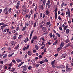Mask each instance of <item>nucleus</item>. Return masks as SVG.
Masks as SVG:
<instances>
[{
	"instance_id": "nucleus-1",
	"label": "nucleus",
	"mask_w": 73,
	"mask_h": 73,
	"mask_svg": "<svg viewBox=\"0 0 73 73\" xmlns=\"http://www.w3.org/2000/svg\"><path fill=\"white\" fill-rule=\"evenodd\" d=\"M23 68V70L24 72H25L28 69V68L27 67V66L25 65L23 66L21 68Z\"/></svg>"
},
{
	"instance_id": "nucleus-2",
	"label": "nucleus",
	"mask_w": 73,
	"mask_h": 73,
	"mask_svg": "<svg viewBox=\"0 0 73 73\" xmlns=\"http://www.w3.org/2000/svg\"><path fill=\"white\" fill-rule=\"evenodd\" d=\"M31 14H29L27 15L25 17V18H27L28 17V19H30L31 18Z\"/></svg>"
},
{
	"instance_id": "nucleus-3",
	"label": "nucleus",
	"mask_w": 73,
	"mask_h": 73,
	"mask_svg": "<svg viewBox=\"0 0 73 73\" xmlns=\"http://www.w3.org/2000/svg\"><path fill=\"white\" fill-rule=\"evenodd\" d=\"M42 31L43 32H45L46 31V28L45 27H43L42 29Z\"/></svg>"
},
{
	"instance_id": "nucleus-4",
	"label": "nucleus",
	"mask_w": 73,
	"mask_h": 73,
	"mask_svg": "<svg viewBox=\"0 0 73 73\" xmlns=\"http://www.w3.org/2000/svg\"><path fill=\"white\" fill-rule=\"evenodd\" d=\"M8 7H6L5 8H4V10L3 11V12L4 13H5L6 12L8 11Z\"/></svg>"
},
{
	"instance_id": "nucleus-5",
	"label": "nucleus",
	"mask_w": 73,
	"mask_h": 73,
	"mask_svg": "<svg viewBox=\"0 0 73 73\" xmlns=\"http://www.w3.org/2000/svg\"><path fill=\"white\" fill-rule=\"evenodd\" d=\"M34 32V30H32L30 36V39H31L32 38V34Z\"/></svg>"
},
{
	"instance_id": "nucleus-6",
	"label": "nucleus",
	"mask_w": 73,
	"mask_h": 73,
	"mask_svg": "<svg viewBox=\"0 0 73 73\" xmlns=\"http://www.w3.org/2000/svg\"><path fill=\"white\" fill-rule=\"evenodd\" d=\"M72 69V68H71L66 69V72H70V71H71Z\"/></svg>"
},
{
	"instance_id": "nucleus-7",
	"label": "nucleus",
	"mask_w": 73,
	"mask_h": 73,
	"mask_svg": "<svg viewBox=\"0 0 73 73\" xmlns=\"http://www.w3.org/2000/svg\"><path fill=\"white\" fill-rule=\"evenodd\" d=\"M71 44V43H68L67 44H66V46H65L64 48H67L68 47H69V46H70V44Z\"/></svg>"
},
{
	"instance_id": "nucleus-8",
	"label": "nucleus",
	"mask_w": 73,
	"mask_h": 73,
	"mask_svg": "<svg viewBox=\"0 0 73 73\" xmlns=\"http://www.w3.org/2000/svg\"><path fill=\"white\" fill-rule=\"evenodd\" d=\"M67 56V54H64L62 55L61 56L62 57V58H65Z\"/></svg>"
},
{
	"instance_id": "nucleus-9",
	"label": "nucleus",
	"mask_w": 73,
	"mask_h": 73,
	"mask_svg": "<svg viewBox=\"0 0 73 73\" xmlns=\"http://www.w3.org/2000/svg\"><path fill=\"white\" fill-rule=\"evenodd\" d=\"M9 31V29H7V32L8 33V34H9V35H11V33L10 31Z\"/></svg>"
},
{
	"instance_id": "nucleus-10",
	"label": "nucleus",
	"mask_w": 73,
	"mask_h": 73,
	"mask_svg": "<svg viewBox=\"0 0 73 73\" xmlns=\"http://www.w3.org/2000/svg\"><path fill=\"white\" fill-rule=\"evenodd\" d=\"M67 10L68 12V17H70V10L68 9H67Z\"/></svg>"
},
{
	"instance_id": "nucleus-11",
	"label": "nucleus",
	"mask_w": 73,
	"mask_h": 73,
	"mask_svg": "<svg viewBox=\"0 0 73 73\" xmlns=\"http://www.w3.org/2000/svg\"><path fill=\"white\" fill-rule=\"evenodd\" d=\"M46 0H43L42 1V3L43 4V5L45 6V4H46Z\"/></svg>"
},
{
	"instance_id": "nucleus-12",
	"label": "nucleus",
	"mask_w": 73,
	"mask_h": 73,
	"mask_svg": "<svg viewBox=\"0 0 73 73\" xmlns=\"http://www.w3.org/2000/svg\"><path fill=\"white\" fill-rule=\"evenodd\" d=\"M70 31V30H69V29H67L66 31V32L67 34H68Z\"/></svg>"
},
{
	"instance_id": "nucleus-13",
	"label": "nucleus",
	"mask_w": 73,
	"mask_h": 73,
	"mask_svg": "<svg viewBox=\"0 0 73 73\" xmlns=\"http://www.w3.org/2000/svg\"><path fill=\"white\" fill-rule=\"evenodd\" d=\"M62 49V47H59L57 49V52H59V51H60V50H61Z\"/></svg>"
},
{
	"instance_id": "nucleus-14",
	"label": "nucleus",
	"mask_w": 73,
	"mask_h": 73,
	"mask_svg": "<svg viewBox=\"0 0 73 73\" xmlns=\"http://www.w3.org/2000/svg\"><path fill=\"white\" fill-rule=\"evenodd\" d=\"M47 3H46V5H48L50 3V0H48V1H47Z\"/></svg>"
},
{
	"instance_id": "nucleus-15",
	"label": "nucleus",
	"mask_w": 73,
	"mask_h": 73,
	"mask_svg": "<svg viewBox=\"0 0 73 73\" xmlns=\"http://www.w3.org/2000/svg\"><path fill=\"white\" fill-rule=\"evenodd\" d=\"M28 54L29 56H31L32 55V53L31 52V51H29L28 52Z\"/></svg>"
},
{
	"instance_id": "nucleus-16",
	"label": "nucleus",
	"mask_w": 73,
	"mask_h": 73,
	"mask_svg": "<svg viewBox=\"0 0 73 73\" xmlns=\"http://www.w3.org/2000/svg\"><path fill=\"white\" fill-rule=\"evenodd\" d=\"M35 48L36 49V50H38L39 49V47L37 45H35Z\"/></svg>"
},
{
	"instance_id": "nucleus-17",
	"label": "nucleus",
	"mask_w": 73,
	"mask_h": 73,
	"mask_svg": "<svg viewBox=\"0 0 73 73\" xmlns=\"http://www.w3.org/2000/svg\"><path fill=\"white\" fill-rule=\"evenodd\" d=\"M22 61V60L21 59H17L16 60V61L18 62H21Z\"/></svg>"
},
{
	"instance_id": "nucleus-18",
	"label": "nucleus",
	"mask_w": 73,
	"mask_h": 73,
	"mask_svg": "<svg viewBox=\"0 0 73 73\" xmlns=\"http://www.w3.org/2000/svg\"><path fill=\"white\" fill-rule=\"evenodd\" d=\"M55 19H57V13H55Z\"/></svg>"
},
{
	"instance_id": "nucleus-19",
	"label": "nucleus",
	"mask_w": 73,
	"mask_h": 73,
	"mask_svg": "<svg viewBox=\"0 0 73 73\" xmlns=\"http://www.w3.org/2000/svg\"><path fill=\"white\" fill-rule=\"evenodd\" d=\"M57 42H58V41L57 40H56L55 42H54V43L53 44L54 45H57Z\"/></svg>"
},
{
	"instance_id": "nucleus-20",
	"label": "nucleus",
	"mask_w": 73,
	"mask_h": 73,
	"mask_svg": "<svg viewBox=\"0 0 73 73\" xmlns=\"http://www.w3.org/2000/svg\"><path fill=\"white\" fill-rule=\"evenodd\" d=\"M39 65H40L39 64H36L35 66V68H38L39 66Z\"/></svg>"
},
{
	"instance_id": "nucleus-21",
	"label": "nucleus",
	"mask_w": 73,
	"mask_h": 73,
	"mask_svg": "<svg viewBox=\"0 0 73 73\" xmlns=\"http://www.w3.org/2000/svg\"><path fill=\"white\" fill-rule=\"evenodd\" d=\"M36 24H37V23H36V22L34 23H33V27H36Z\"/></svg>"
},
{
	"instance_id": "nucleus-22",
	"label": "nucleus",
	"mask_w": 73,
	"mask_h": 73,
	"mask_svg": "<svg viewBox=\"0 0 73 73\" xmlns=\"http://www.w3.org/2000/svg\"><path fill=\"white\" fill-rule=\"evenodd\" d=\"M13 65V64H12V63L11 62L10 64H8L9 66L11 67V66H12V65Z\"/></svg>"
},
{
	"instance_id": "nucleus-23",
	"label": "nucleus",
	"mask_w": 73,
	"mask_h": 73,
	"mask_svg": "<svg viewBox=\"0 0 73 73\" xmlns=\"http://www.w3.org/2000/svg\"><path fill=\"white\" fill-rule=\"evenodd\" d=\"M26 28H27V26H25V27H23V28L22 29V31H25V30L26 29Z\"/></svg>"
},
{
	"instance_id": "nucleus-24",
	"label": "nucleus",
	"mask_w": 73,
	"mask_h": 73,
	"mask_svg": "<svg viewBox=\"0 0 73 73\" xmlns=\"http://www.w3.org/2000/svg\"><path fill=\"white\" fill-rule=\"evenodd\" d=\"M37 38L36 36H34L33 38V40H36Z\"/></svg>"
},
{
	"instance_id": "nucleus-25",
	"label": "nucleus",
	"mask_w": 73,
	"mask_h": 73,
	"mask_svg": "<svg viewBox=\"0 0 73 73\" xmlns=\"http://www.w3.org/2000/svg\"><path fill=\"white\" fill-rule=\"evenodd\" d=\"M46 15H49V14L50 12H49V11H48V10H46Z\"/></svg>"
},
{
	"instance_id": "nucleus-26",
	"label": "nucleus",
	"mask_w": 73,
	"mask_h": 73,
	"mask_svg": "<svg viewBox=\"0 0 73 73\" xmlns=\"http://www.w3.org/2000/svg\"><path fill=\"white\" fill-rule=\"evenodd\" d=\"M54 63H55V60H54L51 63V64L52 65H54Z\"/></svg>"
},
{
	"instance_id": "nucleus-27",
	"label": "nucleus",
	"mask_w": 73,
	"mask_h": 73,
	"mask_svg": "<svg viewBox=\"0 0 73 73\" xmlns=\"http://www.w3.org/2000/svg\"><path fill=\"white\" fill-rule=\"evenodd\" d=\"M19 46H20V45L19 44H18L17 46L16 47L15 49H17L18 48H19Z\"/></svg>"
},
{
	"instance_id": "nucleus-28",
	"label": "nucleus",
	"mask_w": 73,
	"mask_h": 73,
	"mask_svg": "<svg viewBox=\"0 0 73 73\" xmlns=\"http://www.w3.org/2000/svg\"><path fill=\"white\" fill-rule=\"evenodd\" d=\"M35 17H37V14L36 13H35L34 15V18L35 19Z\"/></svg>"
},
{
	"instance_id": "nucleus-29",
	"label": "nucleus",
	"mask_w": 73,
	"mask_h": 73,
	"mask_svg": "<svg viewBox=\"0 0 73 73\" xmlns=\"http://www.w3.org/2000/svg\"><path fill=\"white\" fill-rule=\"evenodd\" d=\"M50 21L49 22H47L46 23V25H50Z\"/></svg>"
},
{
	"instance_id": "nucleus-30",
	"label": "nucleus",
	"mask_w": 73,
	"mask_h": 73,
	"mask_svg": "<svg viewBox=\"0 0 73 73\" xmlns=\"http://www.w3.org/2000/svg\"><path fill=\"white\" fill-rule=\"evenodd\" d=\"M12 62H13L14 64H16V61L15 60H12Z\"/></svg>"
},
{
	"instance_id": "nucleus-31",
	"label": "nucleus",
	"mask_w": 73,
	"mask_h": 73,
	"mask_svg": "<svg viewBox=\"0 0 73 73\" xmlns=\"http://www.w3.org/2000/svg\"><path fill=\"white\" fill-rule=\"evenodd\" d=\"M56 34L57 36H58V37H60V36H61V35H60V34H59L58 33H56Z\"/></svg>"
},
{
	"instance_id": "nucleus-32",
	"label": "nucleus",
	"mask_w": 73,
	"mask_h": 73,
	"mask_svg": "<svg viewBox=\"0 0 73 73\" xmlns=\"http://www.w3.org/2000/svg\"><path fill=\"white\" fill-rule=\"evenodd\" d=\"M55 14L57 12V7H56L54 10Z\"/></svg>"
},
{
	"instance_id": "nucleus-33",
	"label": "nucleus",
	"mask_w": 73,
	"mask_h": 73,
	"mask_svg": "<svg viewBox=\"0 0 73 73\" xmlns=\"http://www.w3.org/2000/svg\"><path fill=\"white\" fill-rule=\"evenodd\" d=\"M17 6H19V5H20V1H18V2H17Z\"/></svg>"
},
{
	"instance_id": "nucleus-34",
	"label": "nucleus",
	"mask_w": 73,
	"mask_h": 73,
	"mask_svg": "<svg viewBox=\"0 0 73 73\" xmlns=\"http://www.w3.org/2000/svg\"><path fill=\"white\" fill-rule=\"evenodd\" d=\"M22 36L23 35H19V37L18 38V39H19V40H20V38H21V37H22Z\"/></svg>"
},
{
	"instance_id": "nucleus-35",
	"label": "nucleus",
	"mask_w": 73,
	"mask_h": 73,
	"mask_svg": "<svg viewBox=\"0 0 73 73\" xmlns=\"http://www.w3.org/2000/svg\"><path fill=\"white\" fill-rule=\"evenodd\" d=\"M69 40L68 39H67V40H66L65 41V42L66 43H68V42H69Z\"/></svg>"
},
{
	"instance_id": "nucleus-36",
	"label": "nucleus",
	"mask_w": 73,
	"mask_h": 73,
	"mask_svg": "<svg viewBox=\"0 0 73 73\" xmlns=\"http://www.w3.org/2000/svg\"><path fill=\"white\" fill-rule=\"evenodd\" d=\"M7 57V54H5L3 56V58H5V57Z\"/></svg>"
},
{
	"instance_id": "nucleus-37",
	"label": "nucleus",
	"mask_w": 73,
	"mask_h": 73,
	"mask_svg": "<svg viewBox=\"0 0 73 73\" xmlns=\"http://www.w3.org/2000/svg\"><path fill=\"white\" fill-rule=\"evenodd\" d=\"M22 13L23 15H25L26 14V11H23Z\"/></svg>"
},
{
	"instance_id": "nucleus-38",
	"label": "nucleus",
	"mask_w": 73,
	"mask_h": 73,
	"mask_svg": "<svg viewBox=\"0 0 73 73\" xmlns=\"http://www.w3.org/2000/svg\"><path fill=\"white\" fill-rule=\"evenodd\" d=\"M28 68L29 70H31L32 69V66H29L28 67Z\"/></svg>"
},
{
	"instance_id": "nucleus-39",
	"label": "nucleus",
	"mask_w": 73,
	"mask_h": 73,
	"mask_svg": "<svg viewBox=\"0 0 73 73\" xmlns=\"http://www.w3.org/2000/svg\"><path fill=\"white\" fill-rule=\"evenodd\" d=\"M33 23H34V21H32L31 22L30 24H31V25H32H32H33Z\"/></svg>"
},
{
	"instance_id": "nucleus-40",
	"label": "nucleus",
	"mask_w": 73,
	"mask_h": 73,
	"mask_svg": "<svg viewBox=\"0 0 73 73\" xmlns=\"http://www.w3.org/2000/svg\"><path fill=\"white\" fill-rule=\"evenodd\" d=\"M52 33H51L49 34V36L50 38H52Z\"/></svg>"
},
{
	"instance_id": "nucleus-41",
	"label": "nucleus",
	"mask_w": 73,
	"mask_h": 73,
	"mask_svg": "<svg viewBox=\"0 0 73 73\" xmlns=\"http://www.w3.org/2000/svg\"><path fill=\"white\" fill-rule=\"evenodd\" d=\"M60 47L62 48L63 46H64V44L63 43H61L60 45Z\"/></svg>"
},
{
	"instance_id": "nucleus-42",
	"label": "nucleus",
	"mask_w": 73,
	"mask_h": 73,
	"mask_svg": "<svg viewBox=\"0 0 73 73\" xmlns=\"http://www.w3.org/2000/svg\"><path fill=\"white\" fill-rule=\"evenodd\" d=\"M42 13H41L40 14V18H41V17H42Z\"/></svg>"
},
{
	"instance_id": "nucleus-43",
	"label": "nucleus",
	"mask_w": 73,
	"mask_h": 73,
	"mask_svg": "<svg viewBox=\"0 0 73 73\" xmlns=\"http://www.w3.org/2000/svg\"><path fill=\"white\" fill-rule=\"evenodd\" d=\"M64 27V30H66V29L67 28H68V26H65Z\"/></svg>"
},
{
	"instance_id": "nucleus-44",
	"label": "nucleus",
	"mask_w": 73,
	"mask_h": 73,
	"mask_svg": "<svg viewBox=\"0 0 73 73\" xmlns=\"http://www.w3.org/2000/svg\"><path fill=\"white\" fill-rule=\"evenodd\" d=\"M64 2H62V4L61 5V7H63V6H64Z\"/></svg>"
},
{
	"instance_id": "nucleus-45",
	"label": "nucleus",
	"mask_w": 73,
	"mask_h": 73,
	"mask_svg": "<svg viewBox=\"0 0 73 73\" xmlns=\"http://www.w3.org/2000/svg\"><path fill=\"white\" fill-rule=\"evenodd\" d=\"M45 47V45H44L41 48V49H44V48Z\"/></svg>"
},
{
	"instance_id": "nucleus-46",
	"label": "nucleus",
	"mask_w": 73,
	"mask_h": 73,
	"mask_svg": "<svg viewBox=\"0 0 73 73\" xmlns=\"http://www.w3.org/2000/svg\"><path fill=\"white\" fill-rule=\"evenodd\" d=\"M44 62H45V61H44L43 60H42L40 61V64H43V63H44Z\"/></svg>"
},
{
	"instance_id": "nucleus-47",
	"label": "nucleus",
	"mask_w": 73,
	"mask_h": 73,
	"mask_svg": "<svg viewBox=\"0 0 73 73\" xmlns=\"http://www.w3.org/2000/svg\"><path fill=\"white\" fill-rule=\"evenodd\" d=\"M19 27H17L16 29V31H19Z\"/></svg>"
},
{
	"instance_id": "nucleus-48",
	"label": "nucleus",
	"mask_w": 73,
	"mask_h": 73,
	"mask_svg": "<svg viewBox=\"0 0 73 73\" xmlns=\"http://www.w3.org/2000/svg\"><path fill=\"white\" fill-rule=\"evenodd\" d=\"M64 68H65V66H64L63 65H61V68H62V69H64Z\"/></svg>"
},
{
	"instance_id": "nucleus-49",
	"label": "nucleus",
	"mask_w": 73,
	"mask_h": 73,
	"mask_svg": "<svg viewBox=\"0 0 73 73\" xmlns=\"http://www.w3.org/2000/svg\"><path fill=\"white\" fill-rule=\"evenodd\" d=\"M40 8H41L42 10H43V4H42V5L40 6Z\"/></svg>"
},
{
	"instance_id": "nucleus-50",
	"label": "nucleus",
	"mask_w": 73,
	"mask_h": 73,
	"mask_svg": "<svg viewBox=\"0 0 73 73\" xmlns=\"http://www.w3.org/2000/svg\"><path fill=\"white\" fill-rule=\"evenodd\" d=\"M35 40H34V39H32V40L31 41V43H33V42H34V41Z\"/></svg>"
},
{
	"instance_id": "nucleus-51",
	"label": "nucleus",
	"mask_w": 73,
	"mask_h": 73,
	"mask_svg": "<svg viewBox=\"0 0 73 73\" xmlns=\"http://www.w3.org/2000/svg\"><path fill=\"white\" fill-rule=\"evenodd\" d=\"M16 37H17L16 35H15L13 37V39H16Z\"/></svg>"
},
{
	"instance_id": "nucleus-52",
	"label": "nucleus",
	"mask_w": 73,
	"mask_h": 73,
	"mask_svg": "<svg viewBox=\"0 0 73 73\" xmlns=\"http://www.w3.org/2000/svg\"><path fill=\"white\" fill-rule=\"evenodd\" d=\"M29 48V46L27 45V47H26V50H28V49Z\"/></svg>"
},
{
	"instance_id": "nucleus-53",
	"label": "nucleus",
	"mask_w": 73,
	"mask_h": 73,
	"mask_svg": "<svg viewBox=\"0 0 73 73\" xmlns=\"http://www.w3.org/2000/svg\"><path fill=\"white\" fill-rule=\"evenodd\" d=\"M72 23V21L71 20H70V21H68V24H71Z\"/></svg>"
},
{
	"instance_id": "nucleus-54",
	"label": "nucleus",
	"mask_w": 73,
	"mask_h": 73,
	"mask_svg": "<svg viewBox=\"0 0 73 73\" xmlns=\"http://www.w3.org/2000/svg\"><path fill=\"white\" fill-rule=\"evenodd\" d=\"M3 27H6V26H7V24H4L3 25Z\"/></svg>"
},
{
	"instance_id": "nucleus-55",
	"label": "nucleus",
	"mask_w": 73,
	"mask_h": 73,
	"mask_svg": "<svg viewBox=\"0 0 73 73\" xmlns=\"http://www.w3.org/2000/svg\"><path fill=\"white\" fill-rule=\"evenodd\" d=\"M40 40H41L42 41H44V37L41 38Z\"/></svg>"
},
{
	"instance_id": "nucleus-56",
	"label": "nucleus",
	"mask_w": 73,
	"mask_h": 73,
	"mask_svg": "<svg viewBox=\"0 0 73 73\" xmlns=\"http://www.w3.org/2000/svg\"><path fill=\"white\" fill-rule=\"evenodd\" d=\"M58 19L59 20H61V17H60V16H58Z\"/></svg>"
},
{
	"instance_id": "nucleus-57",
	"label": "nucleus",
	"mask_w": 73,
	"mask_h": 73,
	"mask_svg": "<svg viewBox=\"0 0 73 73\" xmlns=\"http://www.w3.org/2000/svg\"><path fill=\"white\" fill-rule=\"evenodd\" d=\"M30 13H31V15L33 14V10L32 9L30 11Z\"/></svg>"
},
{
	"instance_id": "nucleus-58",
	"label": "nucleus",
	"mask_w": 73,
	"mask_h": 73,
	"mask_svg": "<svg viewBox=\"0 0 73 73\" xmlns=\"http://www.w3.org/2000/svg\"><path fill=\"white\" fill-rule=\"evenodd\" d=\"M50 7H51V4H50L48 6V9H49Z\"/></svg>"
},
{
	"instance_id": "nucleus-59",
	"label": "nucleus",
	"mask_w": 73,
	"mask_h": 73,
	"mask_svg": "<svg viewBox=\"0 0 73 73\" xmlns=\"http://www.w3.org/2000/svg\"><path fill=\"white\" fill-rule=\"evenodd\" d=\"M44 43H45V42H43L42 43V44L41 45V46H42L43 45H44Z\"/></svg>"
},
{
	"instance_id": "nucleus-60",
	"label": "nucleus",
	"mask_w": 73,
	"mask_h": 73,
	"mask_svg": "<svg viewBox=\"0 0 73 73\" xmlns=\"http://www.w3.org/2000/svg\"><path fill=\"white\" fill-rule=\"evenodd\" d=\"M20 27H23V23L21 22L20 23Z\"/></svg>"
},
{
	"instance_id": "nucleus-61",
	"label": "nucleus",
	"mask_w": 73,
	"mask_h": 73,
	"mask_svg": "<svg viewBox=\"0 0 73 73\" xmlns=\"http://www.w3.org/2000/svg\"><path fill=\"white\" fill-rule=\"evenodd\" d=\"M7 29H5L3 31L4 33L5 32H7Z\"/></svg>"
},
{
	"instance_id": "nucleus-62",
	"label": "nucleus",
	"mask_w": 73,
	"mask_h": 73,
	"mask_svg": "<svg viewBox=\"0 0 73 73\" xmlns=\"http://www.w3.org/2000/svg\"><path fill=\"white\" fill-rule=\"evenodd\" d=\"M5 13V15H8V11H6Z\"/></svg>"
},
{
	"instance_id": "nucleus-63",
	"label": "nucleus",
	"mask_w": 73,
	"mask_h": 73,
	"mask_svg": "<svg viewBox=\"0 0 73 73\" xmlns=\"http://www.w3.org/2000/svg\"><path fill=\"white\" fill-rule=\"evenodd\" d=\"M5 49V47H4L2 48L1 50H4Z\"/></svg>"
},
{
	"instance_id": "nucleus-64",
	"label": "nucleus",
	"mask_w": 73,
	"mask_h": 73,
	"mask_svg": "<svg viewBox=\"0 0 73 73\" xmlns=\"http://www.w3.org/2000/svg\"><path fill=\"white\" fill-rule=\"evenodd\" d=\"M39 57V58H41L42 57V55H40Z\"/></svg>"
}]
</instances>
